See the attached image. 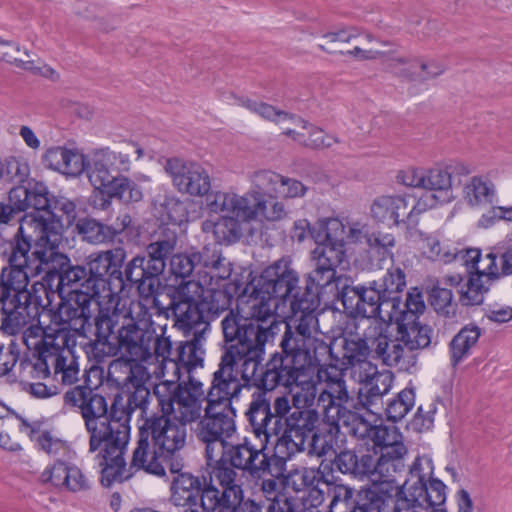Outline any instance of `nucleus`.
Wrapping results in <instances>:
<instances>
[{
  "instance_id": "nucleus-17",
  "label": "nucleus",
  "mask_w": 512,
  "mask_h": 512,
  "mask_svg": "<svg viewBox=\"0 0 512 512\" xmlns=\"http://www.w3.org/2000/svg\"><path fill=\"white\" fill-rule=\"evenodd\" d=\"M459 263L475 269L469 272V278L460 291V302L464 306L483 303L484 294L488 291V276H496V252L490 251L484 256L478 249H462L458 251Z\"/></svg>"
},
{
  "instance_id": "nucleus-54",
  "label": "nucleus",
  "mask_w": 512,
  "mask_h": 512,
  "mask_svg": "<svg viewBox=\"0 0 512 512\" xmlns=\"http://www.w3.org/2000/svg\"><path fill=\"white\" fill-rule=\"evenodd\" d=\"M248 222L242 221L236 216H223L215 223L205 222L203 228L204 230L212 228L218 243L231 244L241 238L243 233L242 223Z\"/></svg>"
},
{
  "instance_id": "nucleus-43",
  "label": "nucleus",
  "mask_w": 512,
  "mask_h": 512,
  "mask_svg": "<svg viewBox=\"0 0 512 512\" xmlns=\"http://www.w3.org/2000/svg\"><path fill=\"white\" fill-rule=\"evenodd\" d=\"M370 323L369 319H359L356 324V335L344 339L342 365L346 368L366 361L368 355L372 353V344L365 336Z\"/></svg>"
},
{
  "instance_id": "nucleus-46",
  "label": "nucleus",
  "mask_w": 512,
  "mask_h": 512,
  "mask_svg": "<svg viewBox=\"0 0 512 512\" xmlns=\"http://www.w3.org/2000/svg\"><path fill=\"white\" fill-rule=\"evenodd\" d=\"M328 425L331 427L330 432L332 430L339 432L340 427H344L350 435L358 439L371 441L378 426L358 412L349 409L339 415V420L330 422Z\"/></svg>"
},
{
  "instance_id": "nucleus-63",
  "label": "nucleus",
  "mask_w": 512,
  "mask_h": 512,
  "mask_svg": "<svg viewBox=\"0 0 512 512\" xmlns=\"http://www.w3.org/2000/svg\"><path fill=\"white\" fill-rule=\"evenodd\" d=\"M405 455L392 454L390 452H381L378 454V476L374 482H393L395 475L401 472L404 465Z\"/></svg>"
},
{
  "instance_id": "nucleus-32",
  "label": "nucleus",
  "mask_w": 512,
  "mask_h": 512,
  "mask_svg": "<svg viewBox=\"0 0 512 512\" xmlns=\"http://www.w3.org/2000/svg\"><path fill=\"white\" fill-rule=\"evenodd\" d=\"M320 388L317 408L321 409L324 421L328 424L339 420V415L347 410L344 405L350 400L344 378L341 374L326 375L324 382L320 384Z\"/></svg>"
},
{
  "instance_id": "nucleus-5",
  "label": "nucleus",
  "mask_w": 512,
  "mask_h": 512,
  "mask_svg": "<svg viewBox=\"0 0 512 512\" xmlns=\"http://www.w3.org/2000/svg\"><path fill=\"white\" fill-rule=\"evenodd\" d=\"M320 305V296L311 288L303 290L301 299L294 300L288 306L286 315L292 317L294 329L291 324H286L281 337L279 347L288 351L296 350L302 354L308 353V357L318 362L317 349L322 342L313 336L318 320L315 310Z\"/></svg>"
},
{
  "instance_id": "nucleus-47",
  "label": "nucleus",
  "mask_w": 512,
  "mask_h": 512,
  "mask_svg": "<svg viewBox=\"0 0 512 512\" xmlns=\"http://www.w3.org/2000/svg\"><path fill=\"white\" fill-rule=\"evenodd\" d=\"M481 329L476 325L464 326L449 343V357L453 368L457 367L470 354L476 346Z\"/></svg>"
},
{
  "instance_id": "nucleus-55",
  "label": "nucleus",
  "mask_w": 512,
  "mask_h": 512,
  "mask_svg": "<svg viewBox=\"0 0 512 512\" xmlns=\"http://www.w3.org/2000/svg\"><path fill=\"white\" fill-rule=\"evenodd\" d=\"M75 229L82 240L90 244H102L111 241L115 236L112 227L92 218L79 219Z\"/></svg>"
},
{
  "instance_id": "nucleus-42",
  "label": "nucleus",
  "mask_w": 512,
  "mask_h": 512,
  "mask_svg": "<svg viewBox=\"0 0 512 512\" xmlns=\"http://www.w3.org/2000/svg\"><path fill=\"white\" fill-rule=\"evenodd\" d=\"M249 197L247 194L238 195L234 192L216 191L206 196V207L212 213H227L242 221L247 220Z\"/></svg>"
},
{
  "instance_id": "nucleus-19",
  "label": "nucleus",
  "mask_w": 512,
  "mask_h": 512,
  "mask_svg": "<svg viewBox=\"0 0 512 512\" xmlns=\"http://www.w3.org/2000/svg\"><path fill=\"white\" fill-rule=\"evenodd\" d=\"M206 464L209 473V482L207 484L217 483L222 490L216 487L217 492V510L216 512H239L240 504L243 500L242 477L236 471L237 468L229 465L223 457L210 458L205 455Z\"/></svg>"
},
{
  "instance_id": "nucleus-36",
  "label": "nucleus",
  "mask_w": 512,
  "mask_h": 512,
  "mask_svg": "<svg viewBox=\"0 0 512 512\" xmlns=\"http://www.w3.org/2000/svg\"><path fill=\"white\" fill-rule=\"evenodd\" d=\"M43 483H51L55 487L65 488L72 492H80L89 488V480L80 468L69 463L67 459H56L41 473Z\"/></svg>"
},
{
  "instance_id": "nucleus-16",
  "label": "nucleus",
  "mask_w": 512,
  "mask_h": 512,
  "mask_svg": "<svg viewBox=\"0 0 512 512\" xmlns=\"http://www.w3.org/2000/svg\"><path fill=\"white\" fill-rule=\"evenodd\" d=\"M253 285L255 292L278 299L284 307L301 299L303 292L300 291L298 273L289 258L278 259L266 267Z\"/></svg>"
},
{
  "instance_id": "nucleus-44",
  "label": "nucleus",
  "mask_w": 512,
  "mask_h": 512,
  "mask_svg": "<svg viewBox=\"0 0 512 512\" xmlns=\"http://www.w3.org/2000/svg\"><path fill=\"white\" fill-rule=\"evenodd\" d=\"M175 326L185 334H206L210 330L199 304L171 303Z\"/></svg>"
},
{
  "instance_id": "nucleus-24",
  "label": "nucleus",
  "mask_w": 512,
  "mask_h": 512,
  "mask_svg": "<svg viewBox=\"0 0 512 512\" xmlns=\"http://www.w3.org/2000/svg\"><path fill=\"white\" fill-rule=\"evenodd\" d=\"M165 170L180 193L202 197L211 189L209 172L197 162L171 158L167 160Z\"/></svg>"
},
{
  "instance_id": "nucleus-34",
  "label": "nucleus",
  "mask_w": 512,
  "mask_h": 512,
  "mask_svg": "<svg viewBox=\"0 0 512 512\" xmlns=\"http://www.w3.org/2000/svg\"><path fill=\"white\" fill-rule=\"evenodd\" d=\"M270 391L264 388H257L252 395L248 408L245 412L254 435L259 440L269 442V439L276 435V427L273 425Z\"/></svg>"
},
{
  "instance_id": "nucleus-58",
  "label": "nucleus",
  "mask_w": 512,
  "mask_h": 512,
  "mask_svg": "<svg viewBox=\"0 0 512 512\" xmlns=\"http://www.w3.org/2000/svg\"><path fill=\"white\" fill-rule=\"evenodd\" d=\"M307 127L305 130L308 131V138L305 139V135L302 133L296 132L294 129L287 128L284 131V134L292 137L294 140L303 143L305 146L319 149V148H328L331 147L333 143L338 142V139L331 135H326L324 131L318 127L313 126L306 122ZM296 126L304 127L301 124H297Z\"/></svg>"
},
{
  "instance_id": "nucleus-21",
  "label": "nucleus",
  "mask_w": 512,
  "mask_h": 512,
  "mask_svg": "<svg viewBox=\"0 0 512 512\" xmlns=\"http://www.w3.org/2000/svg\"><path fill=\"white\" fill-rule=\"evenodd\" d=\"M140 427L147 430L154 446L167 457L176 455L186 445L187 426L162 412L146 417Z\"/></svg>"
},
{
  "instance_id": "nucleus-3",
  "label": "nucleus",
  "mask_w": 512,
  "mask_h": 512,
  "mask_svg": "<svg viewBox=\"0 0 512 512\" xmlns=\"http://www.w3.org/2000/svg\"><path fill=\"white\" fill-rule=\"evenodd\" d=\"M344 224L338 219H328L315 236L323 239L311 251L312 270L308 273L304 290L311 288L322 293L339 294L341 277L336 275V268L342 263L344 251Z\"/></svg>"
},
{
  "instance_id": "nucleus-28",
  "label": "nucleus",
  "mask_w": 512,
  "mask_h": 512,
  "mask_svg": "<svg viewBox=\"0 0 512 512\" xmlns=\"http://www.w3.org/2000/svg\"><path fill=\"white\" fill-rule=\"evenodd\" d=\"M372 283L380 291L382 297L389 301V304H393V309L396 313L405 309L417 311L425 308L423 296L418 288H412L411 291L406 293L405 299H402V292L406 286V277L403 270L399 267L389 268L381 279L372 281Z\"/></svg>"
},
{
  "instance_id": "nucleus-22",
  "label": "nucleus",
  "mask_w": 512,
  "mask_h": 512,
  "mask_svg": "<svg viewBox=\"0 0 512 512\" xmlns=\"http://www.w3.org/2000/svg\"><path fill=\"white\" fill-rule=\"evenodd\" d=\"M421 209V204H417L414 198L384 195L373 201L370 213L375 221L388 227L405 224L408 228H412L418 223Z\"/></svg>"
},
{
  "instance_id": "nucleus-1",
  "label": "nucleus",
  "mask_w": 512,
  "mask_h": 512,
  "mask_svg": "<svg viewBox=\"0 0 512 512\" xmlns=\"http://www.w3.org/2000/svg\"><path fill=\"white\" fill-rule=\"evenodd\" d=\"M62 242V225L57 221L43 223L27 218L18 228L13 241L9 243L10 252L7 265L0 273V302L2 304L0 329L8 335H16L27 325L38 319L43 297L51 304L50 293L43 283L35 282L29 286L30 276L44 272L45 265L40 260L33 266L29 252L34 247L45 249V245L54 247Z\"/></svg>"
},
{
  "instance_id": "nucleus-2",
  "label": "nucleus",
  "mask_w": 512,
  "mask_h": 512,
  "mask_svg": "<svg viewBox=\"0 0 512 512\" xmlns=\"http://www.w3.org/2000/svg\"><path fill=\"white\" fill-rule=\"evenodd\" d=\"M66 405L79 409L89 434V452L97 453L104 474H116L125 466L123 457L129 441L127 421L111 419L104 396L87 386H76L64 395Z\"/></svg>"
},
{
  "instance_id": "nucleus-4",
  "label": "nucleus",
  "mask_w": 512,
  "mask_h": 512,
  "mask_svg": "<svg viewBox=\"0 0 512 512\" xmlns=\"http://www.w3.org/2000/svg\"><path fill=\"white\" fill-rule=\"evenodd\" d=\"M316 410L294 409L284 421V429L274 447L273 460L285 469L288 459L306 450L317 456L327 455L332 445L320 435L313 433L318 422Z\"/></svg>"
},
{
  "instance_id": "nucleus-9",
  "label": "nucleus",
  "mask_w": 512,
  "mask_h": 512,
  "mask_svg": "<svg viewBox=\"0 0 512 512\" xmlns=\"http://www.w3.org/2000/svg\"><path fill=\"white\" fill-rule=\"evenodd\" d=\"M60 299L59 303L54 307L53 300L55 297L50 293L51 304L43 301L40 308H49L52 313L51 322L55 328L49 327L43 330V334L47 336H56L63 332L69 340L76 344L77 336L86 335V325L92 317L90 306L95 303L100 306L103 302H98L94 297H88L87 293H72L66 299L64 294H56Z\"/></svg>"
},
{
  "instance_id": "nucleus-13",
  "label": "nucleus",
  "mask_w": 512,
  "mask_h": 512,
  "mask_svg": "<svg viewBox=\"0 0 512 512\" xmlns=\"http://www.w3.org/2000/svg\"><path fill=\"white\" fill-rule=\"evenodd\" d=\"M318 362L298 351L281 349L275 352L265 365L259 386L270 392L278 386L291 388L304 372H309Z\"/></svg>"
},
{
  "instance_id": "nucleus-51",
  "label": "nucleus",
  "mask_w": 512,
  "mask_h": 512,
  "mask_svg": "<svg viewBox=\"0 0 512 512\" xmlns=\"http://www.w3.org/2000/svg\"><path fill=\"white\" fill-rule=\"evenodd\" d=\"M261 197L249 199L246 221H278L286 215L285 206L276 199Z\"/></svg>"
},
{
  "instance_id": "nucleus-8",
  "label": "nucleus",
  "mask_w": 512,
  "mask_h": 512,
  "mask_svg": "<svg viewBox=\"0 0 512 512\" xmlns=\"http://www.w3.org/2000/svg\"><path fill=\"white\" fill-rule=\"evenodd\" d=\"M124 323L116 336L120 358L152 360L153 330L148 329L151 313L141 301L122 304Z\"/></svg>"
},
{
  "instance_id": "nucleus-15",
  "label": "nucleus",
  "mask_w": 512,
  "mask_h": 512,
  "mask_svg": "<svg viewBox=\"0 0 512 512\" xmlns=\"http://www.w3.org/2000/svg\"><path fill=\"white\" fill-rule=\"evenodd\" d=\"M334 297L340 298L344 308L361 316L360 319L378 320V317L380 322L386 323L392 322L396 315L393 304L382 297L372 282L368 285H343Z\"/></svg>"
},
{
  "instance_id": "nucleus-59",
  "label": "nucleus",
  "mask_w": 512,
  "mask_h": 512,
  "mask_svg": "<svg viewBox=\"0 0 512 512\" xmlns=\"http://www.w3.org/2000/svg\"><path fill=\"white\" fill-rule=\"evenodd\" d=\"M104 193L109 198H117L124 203L139 202L143 198L141 187L127 177H117Z\"/></svg>"
},
{
  "instance_id": "nucleus-56",
  "label": "nucleus",
  "mask_w": 512,
  "mask_h": 512,
  "mask_svg": "<svg viewBox=\"0 0 512 512\" xmlns=\"http://www.w3.org/2000/svg\"><path fill=\"white\" fill-rule=\"evenodd\" d=\"M373 446L379 448V452H390L397 455H406L407 448L403 443V436L394 426L378 425L372 439Z\"/></svg>"
},
{
  "instance_id": "nucleus-35",
  "label": "nucleus",
  "mask_w": 512,
  "mask_h": 512,
  "mask_svg": "<svg viewBox=\"0 0 512 512\" xmlns=\"http://www.w3.org/2000/svg\"><path fill=\"white\" fill-rule=\"evenodd\" d=\"M449 173L450 171L444 167L425 169L422 189L426 192L415 201L417 204H421L422 212L451 200L453 179H450Z\"/></svg>"
},
{
  "instance_id": "nucleus-23",
  "label": "nucleus",
  "mask_w": 512,
  "mask_h": 512,
  "mask_svg": "<svg viewBox=\"0 0 512 512\" xmlns=\"http://www.w3.org/2000/svg\"><path fill=\"white\" fill-rule=\"evenodd\" d=\"M388 328L389 326L386 323L371 320L365 336L372 344V353L386 366L407 368L411 362L407 354V348L403 345L398 330H396L395 335H392Z\"/></svg>"
},
{
  "instance_id": "nucleus-29",
  "label": "nucleus",
  "mask_w": 512,
  "mask_h": 512,
  "mask_svg": "<svg viewBox=\"0 0 512 512\" xmlns=\"http://www.w3.org/2000/svg\"><path fill=\"white\" fill-rule=\"evenodd\" d=\"M244 388L234 369L233 356L222 355L218 369L213 373L211 386L205 393L207 403L219 406L232 405L233 400L240 398Z\"/></svg>"
},
{
  "instance_id": "nucleus-53",
  "label": "nucleus",
  "mask_w": 512,
  "mask_h": 512,
  "mask_svg": "<svg viewBox=\"0 0 512 512\" xmlns=\"http://www.w3.org/2000/svg\"><path fill=\"white\" fill-rule=\"evenodd\" d=\"M318 363L313 366L309 372H304L301 379L297 380L293 386L296 390L293 393L292 401L295 409L309 410L313 405L317 406V398L321 388L311 379Z\"/></svg>"
},
{
  "instance_id": "nucleus-39",
  "label": "nucleus",
  "mask_w": 512,
  "mask_h": 512,
  "mask_svg": "<svg viewBox=\"0 0 512 512\" xmlns=\"http://www.w3.org/2000/svg\"><path fill=\"white\" fill-rule=\"evenodd\" d=\"M244 293H250V318L248 320L255 321L262 324L264 327L276 328V320L274 315L276 313L286 315L288 307L280 303L278 299L270 297L269 295L257 293L254 291V285H248L244 289ZM275 333V331H273Z\"/></svg>"
},
{
  "instance_id": "nucleus-7",
  "label": "nucleus",
  "mask_w": 512,
  "mask_h": 512,
  "mask_svg": "<svg viewBox=\"0 0 512 512\" xmlns=\"http://www.w3.org/2000/svg\"><path fill=\"white\" fill-rule=\"evenodd\" d=\"M59 244L51 247L45 245V249L33 250L31 256L35 260H40L41 265H45L44 280L47 282V289L53 297L56 294H64L65 287H70L72 290L67 294L72 293H87L88 297L96 299L95 289L89 288L87 280L89 277L86 266L72 265L70 259L63 253L57 251Z\"/></svg>"
},
{
  "instance_id": "nucleus-61",
  "label": "nucleus",
  "mask_w": 512,
  "mask_h": 512,
  "mask_svg": "<svg viewBox=\"0 0 512 512\" xmlns=\"http://www.w3.org/2000/svg\"><path fill=\"white\" fill-rule=\"evenodd\" d=\"M205 334L193 335L192 339L179 347V361L182 362L188 370L201 366L205 350L203 344Z\"/></svg>"
},
{
  "instance_id": "nucleus-20",
  "label": "nucleus",
  "mask_w": 512,
  "mask_h": 512,
  "mask_svg": "<svg viewBox=\"0 0 512 512\" xmlns=\"http://www.w3.org/2000/svg\"><path fill=\"white\" fill-rule=\"evenodd\" d=\"M22 340L28 349H34L35 362L31 364L30 374L33 378H46L50 375V367L53 368L55 347H64L73 344L72 340L62 333L56 336L43 334V329L34 322L26 326Z\"/></svg>"
},
{
  "instance_id": "nucleus-40",
  "label": "nucleus",
  "mask_w": 512,
  "mask_h": 512,
  "mask_svg": "<svg viewBox=\"0 0 512 512\" xmlns=\"http://www.w3.org/2000/svg\"><path fill=\"white\" fill-rule=\"evenodd\" d=\"M114 322L107 314L99 313L95 318V338L92 339L87 348L90 354L97 362H102L105 358L117 355L116 343L112 340Z\"/></svg>"
},
{
  "instance_id": "nucleus-11",
  "label": "nucleus",
  "mask_w": 512,
  "mask_h": 512,
  "mask_svg": "<svg viewBox=\"0 0 512 512\" xmlns=\"http://www.w3.org/2000/svg\"><path fill=\"white\" fill-rule=\"evenodd\" d=\"M126 257V251L122 247L91 253L86 257V268L90 277L87 285L95 289L98 302H113L115 293L110 287V280H117L120 287H123L121 268Z\"/></svg>"
},
{
  "instance_id": "nucleus-60",
  "label": "nucleus",
  "mask_w": 512,
  "mask_h": 512,
  "mask_svg": "<svg viewBox=\"0 0 512 512\" xmlns=\"http://www.w3.org/2000/svg\"><path fill=\"white\" fill-rule=\"evenodd\" d=\"M204 318L210 321L228 308L229 299L223 290L206 288L201 301L198 303Z\"/></svg>"
},
{
  "instance_id": "nucleus-14",
  "label": "nucleus",
  "mask_w": 512,
  "mask_h": 512,
  "mask_svg": "<svg viewBox=\"0 0 512 512\" xmlns=\"http://www.w3.org/2000/svg\"><path fill=\"white\" fill-rule=\"evenodd\" d=\"M259 441V447L254 445L247 437L236 444L227 443L222 448L218 458L223 457L229 465L237 468V470L247 472L252 477H260L264 474L281 476L284 471L283 466L273 460V455L269 457L264 453L268 442ZM215 458L218 459L217 456Z\"/></svg>"
},
{
  "instance_id": "nucleus-6",
  "label": "nucleus",
  "mask_w": 512,
  "mask_h": 512,
  "mask_svg": "<svg viewBox=\"0 0 512 512\" xmlns=\"http://www.w3.org/2000/svg\"><path fill=\"white\" fill-rule=\"evenodd\" d=\"M155 396L160 412L167 414L185 426L200 419L204 412L203 403L207 397L203 384L193 378L180 383L164 380L154 385Z\"/></svg>"
},
{
  "instance_id": "nucleus-25",
  "label": "nucleus",
  "mask_w": 512,
  "mask_h": 512,
  "mask_svg": "<svg viewBox=\"0 0 512 512\" xmlns=\"http://www.w3.org/2000/svg\"><path fill=\"white\" fill-rule=\"evenodd\" d=\"M9 204L17 211H26L32 208L34 212L27 214L21 220V223L27 218H33L43 223L57 221L52 212L47 210L51 206L49 191L45 184L41 182H29L27 186H16L10 189L8 195Z\"/></svg>"
},
{
  "instance_id": "nucleus-38",
  "label": "nucleus",
  "mask_w": 512,
  "mask_h": 512,
  "mask_svg": "<svg viewBox=\"0 0 512 512\" xmlns=\"http://www.w3.org/2000/svg\"><path fill=\"white\" fill-rule=\"evenodd\" d=\"M393 379V374L389 371L376 374L359 388L358 405L373 416L379 415L383 410V396L390 391Z\"/></svg>"
},
{
  "instance_id": "nucleus-41",
  "label": "nucleus",
  "mask_w": 512,
  "mask_h": 512,
  "mask_svg": "<svg viewBox=\"0 0 512 512\" xmlns=\"http://www.w3.org/2000/svg\"><path fill=\"white\" fill-rule=\"evenodd\" d=\"M150 360H133L131 358H119L113 360L108 367V375L117 383H122L130 389L138 385H146L150 379V373L144 366Z\"/></svg>"
},
{
  "instance_id": "nucleus-26",
  "label": "nucleus",
  "mask_w": 512,
  "mask_h": 512,
  "mask_svg": "<svg viewBox=\"0 0 512 512\" xmlns=\"http://www.w3.org/2000/svg\"><path fill=\"white\" fill-rule=\"evenodd\" d=\"M419 459L410 469L411 479L406 480L396 494V499H407L410 503L421 504L428 509L441 508L446 501V485L439 479L432 478L428 483L418 471Z\"/></svg>"
},
{
  "instance_id": "nucleus-52",
  "label": "nucleus",
  "mask_w": 512,
  "mask_h": 512,
  "mask_svg": "<svg viewBox=\"0 0 512 512\" xmlns=\"http://www.w3.org/2000/svg\"><path fill=\"white\" fill-rule=\"evenodd\" d=\"M251 188L246 193L249 199L277 197L282 175L271 170H259L250 175Z\"/></svg>"
},
{
  "instance_id": "nucleus-37",
  "label": "nucleus",
  "mask_w": 512,
  "mask_h": 512,
  "mask_svg": "<svg viewBox=\"0 0 512 512\" xmlns=\"http://www.w3.org/2000/svg\"><path fill=\"white\" fill-rule=\"evenodd\" d=\"M166 454H162L152 439L148 436L147 430L139 427L137 446L133 451L131 467L142 469L147 473L163 476L165 475L164 461Z\"/></svg>"
},
{
  "instance_id": "nucleus-50",
  "label": "nucleus",
  "mask_w": 512,
  "mask_h": 512,
  "mask_svg": "<svg viewBox=\"0 0 512 512\" xmlns=\"http://www.w3.org/2000/svg\"><path fill=\"white\" fill-rule=\"evenodd\" d=\"M239 105L244 106L248 110H250L253 113L258 114L263 119L273 121L277 124H279L284 131L287 129L284 127V124L291 123L293 125L301 124L304 128L307 127L306 121L302 118L290 114L288 112L278 110L274 106L264 103V102H257L250 99H237Z\"/></svg>"
},
{
  "instance_id": "nucleus-49",
  "label": "nucleus",
  "mask_w": 512,
  "mask_h": 512,
  "mask_svg": "<svg viewBox=\"0 0 512 512\" xmlns=\"http://www.w3.org/2000/svg\"><path fill=\"white\" fill-rule=\"evenodd\" d=\"M177 245V236L169 232L162 239L151 242L146 247L148 270L161 275L166 267V260L173 255Z\"/></svg>"
},
{
  "instance_id": "nucleus-45",
  "label": "nucleus",
  "mask_w": 512,
  "mask_h": 512,
  "mask_svg": "<svg viewBox=\"0 0 512 512\" xmlns=\"http://www.w3.org/2000/svg\"><path fill=\"white\" fill-rule=\"evenodd\" d=\"M76 344L64 347H55L53 375L56 380H60L64 385H72L79 380V364L77 358L72 352Z\"/></svg>"
},
{
  "instance_id": "nucleus-12",
  "label": "nucleus",
  "mask_w": 512,
  "mask_h": 512,
  "mask_svg": "<svg viewBox=\"0 0 512 512\" xmlns=\"http://www.w3.org/2000/svg\"><path fill=\"white\" fill-rule=\"evenodd\" d=\"M217 495L216 486L205 479L179 473L171 481L169 502L177 512H216Z\"/></svg>"
},
{
  "instance_id": "nucleus-18",
  "label": "nucleus",
  "mask_w": 512,
  "mask_h": 512,
  "mask_svg": "<svg viewBox=\"0 0 512 512\" xmlns=\"http://www.w3.org/2000/svg\"><path fill=\"white\" fill-rule=\"evenodd\" d=\"M142 156V149L135 144L128 145L125 150L113 151L104 148L87 158L85 170L90 183L95 189L105 191L117 178L115 173L130 169V151Z\"/></svg>"
},
{
  "instance_id": "nucleus-62",
  "label": "nucleus",
  "mask_w": 512,
  "mask_h": 512,
  "mask_svg": "<svg viewBox=\"0 0 512 512\" xmlns=\"http://www.w3.org/2000/svg\"><path fill=\"white\" fill-rule=\"evenodd\" d=\"M0 59L24 70H34L35 61L27 49L21 51L20 45L0 40Z\"/></svg>"
},
{
  "instance_id": "nucleus-27",
  "label": "nucleus",
  "mask_w": 512,
  "mask_h": 512,
  "mask_svg": "<svg viewBox=\"0 0 512 512\" xmlns=\"http://www.w3.org/2000/svg\"><path fill=\"white\" fill-rule=\"evenodd\" d=\"M371 42L370 34H359L355 28H350L323 35L319 46L328 53L347 54L357 60H373L381 52L368 47Z\"/></svg>"
},
{
  "instance_id": "nucleus-33",
  "label": "nucleus",
  "mask_w": 512,
  "mask_h": 512,
  "mask_svg": "<svg viewBox=\"0 0 512 512\" xmlns=\"http://www.w3.org/2000/svg\"><path fill=\"white\" fill-rule=\"evenodd\" d=\"M271 338H263L252 344H229L222 355H232L234 359V368L238 362H241V382L245 388L257 385L256 374L259 366L264 359L265 345Z\"/></svg>"
},
{
  "instance_id": "nucleus-30",
  "label": "nucleus",
  "mask_w": 512,
  "mask_h": 512,
  "mask_svg": "<svg viewBox=\"0 0 512 512\" xmlns=\"http://www.w3.org/2000/svg\"><path fill=\"white\" fill-rule=\"evenodd\" d=\"M222 332L226 343L249 345L263 338H273L272 327L248 320L230 310L221 321Z\"/></svg>"
},
{
  "instance_id": "nucleus-57",
  "label": "nucleus",
  "mask_w": 512,
  "mask_h": 512,
  "mask_svg": "<svg viewBox=\"0 0 512 512\" xmlns=\"http://www.w3.org/2000/svg\"><path fill=\"white\" fill-rule=\"evenodd\" d=\"M464 198L472 207L491 205L495 199L494 187L479 177H472L464 187Z\"/></svg>"
},
{
  "instance_id": "nucleus-31",
  "label": "nucleus",
  "mask_w": 512,
  "mask_h": 512,
  "mask_svg": "<svg viewBox=\"0 0 512 512\" xmlns=\"http://www.w3.org/2000/svg\"><path fill=\"white\" fill-rule=\"evenodd\" d=\"M425 308L417 311L401 310L392 319L397 325V330L400 334V339L403 345L407 348V354L410 361L413 359L411 353L414 350L424 349L431 343V328L427 325L421 324L418 319L419 315L424 312Z\"/></svg>"
},
{
  "instance_id": "nucleus-10",
  "label": "nucleus",
  "mask_w": 512,
  "mask_h": 512,
  "mask_svg": "<svg viewBox=\"0 0 512 512\" xmlns=\"http://www.w3.org/2000/svg\"><path fill=\"white\" fill-rule=\"evenodd\" d=\"M235 416L232 405L206 404L195 431L197 439L205 444V455L212 459L220 455L228 439L236 432Z\"/></svg>"
},
{
  "instance_id": "nucleus-64",
  "label": "nucleus",
  "mask_w": 512,
  "mask_h": 512,
  "mask_svg": "<svg viewBox=\"0 0 512 512\" xmlns=\"http://www.w3.org/2000/svg\"><path fill=\"white\" fill-rule=\"evenodd\" d=\"M415 405V393L412 389H404L387 403L385 414L388 420H402Z\"/></svg>"
},
{
  "instance_id": "nucleus-48",
  "label": "nucleus",
  "mask_w": 512,
  "mask_h": 512,
  "mask_svg": "<svg viewBox=\"0 0 512 512\" xmlns=\"http://www.w3.org/2000/svg\"><path fill=\"white\" fill-rule=\"evenodd\" d=\"M402 64H404V62L401 59H391L388 63V68L395 75L413 82L428 81L440 76L446 70L445 65L436 61L415 62L409 64L415 71L406 73V69L400 67Z\"/></svg>"
}]
</instances>
